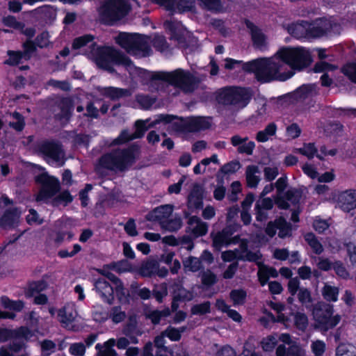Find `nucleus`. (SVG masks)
I'll use <instances>...</instances> for the list:
<instances>
[{
  "instance_id": "1",
  "label": "nucleus",
  "mask_w": 356,
  "mask_h": 356,
  "mask_svg": "<svg viewBox=\"0 0 356 356\" xmlns=\"http://www.w3.org/2000/svg\"><path fill=\"white\" fill-rule=\"evenodd\" d=\"M283 67V62L277 52L273 57L256 59L243 65V70L254 72L256 79L262 83L273 80L285 81L291 77L293 72H282Z\"/></svg>"
},
{
  "instance_id": "2",
  "label": "nucleus",
  "mask_w": 356,
  "mask_h": 356,
  "mask_svg": "<svg viewBox=\"0 0 356 356\" xmlns=\"http://www.w3.org/2000/svg\"><path fill=\"white\" fill-rule=\"evenodd\" d=\"M164 81L179 88L183 92L189 94L197 90L202 79L189 71L177 69L170 72H156L152 76V81Z\"/></svg>"
},
{
  "instance_id": "3",
  "label": "nucleus",
  "mask_w": 356,
  "mask_h": 356,
  "mask_svg": "<svg viewBox=\"0 0 356 356\" xmlns=\"http://www.w3.org/2000/svg\"><path fill=\"white\" fill-rule=\"evenodd\" d=\"M115 42L127 53L136 56L145 57L152 53L149 38L145 35L120 33L115 38Z\"/></svg>"
},
{
  "instance_id": "4",
  "label": "nucleus",
  "mask_w": 356,
  "mask_h": 356,
  "mask_svg": "<svg viewBox=\"0 0 356 356\" xmlns=\"http://www.w3.org/2000/svg\"><path fill=\"white\" fill-rule=\"evenodd\" d=\"M251 98L250 91L241 87H227L217 92L216 99L219 104L230 106L238 110L246 106Z\"/></svg>"
},
{
  "instance_id": "5",
  "label": "nucleus",
  "mask_w": 356,
  "mask_h": 356,
  "mask_svg": "<svg viewBox=\"0 0 356 356\" xmlns=\"http://www.w3.org/2000/svg\"><path fill=\"white\" fill-rule=\"evenodd\" d=\"M332 314V305L324 302L316 303L312 309L314 328L324 332L334 328L339 323L341 316Z\"/></svg>"
},
{
  "instance_id": "6",
  "label": "nucleus",
  "mask_w": 356,
  "mask_h": 356,
  "mask_svg": "<svg viewBox=\"0 0 356 356\" xmlns=\"http://www.w3.org/2000/svg\"><path fill=\"white\" fill-rule=\"evenodd\" d=\"M277 53L284 66L287 64L294 70H302L307 67L312 63L309 52L302 47L282 48Z\"/></svg>"
},
{
  "instance_id": "7",
  "label": "nucleus",
  "mask_w": 356,
  "mask_h": 356,
  "mask_svg": "<svg viewBox=\"0 0 356 356\" xmlns=\"http://www.w3.org/2000/svg\"><path fill=\"white\" fill-rule=\"evenodd\" d=\"M37 184L41 185L40 188L35 195L37 202H46L54 197L60 191V185L58 179L49 176L47 173H41L35 178Z\"/></svg>"
},
{
  "instance_id": "8",
  "label": "nucleus",
  "mask_w": 356,
  "mask_h": 356,
  "mask_svg": "<svg viewBox=\"0 0 356 356\" xmlns=\"http://www.w3.org/2000/svg\"><path fill=\"white\" fill-rule=\"evenodd\" d=\"M102 69L111 73V46H99L92 42L83 54Z\"/></svg>"
},
{
  "instance_id": "9",
  "label": "nucleus",
  "mask_w": 356,
  "mask_h": 356,
  "mask_svg": "<svg viewBox=\"0 0 356 356\" xmlns=\"http://www.w3.org/2000/svg\"><path fill=\"white\" fill-rule=\"evenodd\" d=\"M95 271L103 275L95 280L94 286L102 300L111 305V263L104 266V268H94Z\"/></svg>"
},
{
  "instance_id": "10",
  "label": "nucleus",
  "mask_w": 356,
  "mask_h": 356,
  "mask_svg": "<svg viewBox=\"0 0 356 356\" xmlns=\"http://www.w3.org/2000/svg\"><path fill=\"white\" fill-rule=\"evenodd\" d=\"M164 26L170 32L171 38L176 40L181 48L187 49L197 44L196 38L186 31L179 22L166 21L164 22Z\"/></svg>"
},
{
  "instance_id": "11",
  "label": "nucleus",
  "mask_w": 356,
  "mask_h": 356,
  "mask_svg": "<svg viewBox=\"0 0 356 356\" xmlns=\"http://www.w3.org/2000/svg\"><path fill=\"white\" fill-rule=\"evenodd\" d=\"M147 122L148 120H138L136 121L134 123V127L136 129L135 132L130 134L127 130L122 131L119 137L113 140V145H120L136 138H141L144 136L146 131L159 124L157 118L148 126H146V123Z\"/></svg>"
},
{
  "instance_id": "12",
  "label": "nucleus",
  "mask_w": 356,
  "mask_h": 356,
  "mask_svg": "<svg viewBox=\"0 0 356 356\" xmlns=\"http://www.w3.org/2000/svg\"><path fill=\"white\" fill-rule=\"evenodd\" d=\"M37 151L44 157L49 158L54 161L60 160L63 153L61 145L54 141H44L37 146Z\"/></svg>"
},
{
  "instance_id": "13",
  "label": "nucleus",
  "mask_w": 356,
  "mask_h": 356,
  "mask_svg": "<svg viewBox=\"0 0 356 356\" xmlns=\"http://www.w3.org/2000/svg\"><path fill=\"white\" fill-rule=\"evenodd\" d=\"M133 152L131 149L116 150L113 154V171L117 169L124 171L134 162Z\"/></svg>"
},
{
  "instance_id": "14",
  "label": "nucleus",
  "mask_w": 356,
  "mask_h": 356,
  "mask_svg": "<svg viewBox=\"0 0 356 356\" xmlns=\"http://www.w3.org/2000/svg\"><path fill=\"white\" fill-rule=\"evenodd\" d=\"M21 211L18 207L6 209L0 218V227L15 228L18 226Z\"/></svg>"
},
{
  "instance_id": "15",
  "label": "nucleus",
  "mask_w": 356,
  "mask_h": 356,
  "mask_svg": "<svg viewBox=\"0 0 356 356\" xmlns=\"http://www.w3.org/2000/svg\"><path fill=\"white\" fill-rule=\"evenodd\" d=\"M332 23L326 19L316 20L312 24H308L309 38L323 36L332 29Z\"/></svg>"
},
{
  "instance_id": "16",
  "label": "nucleus",
  "mask_w": 356,
  "mask_h": 356,
  "mask_svg": "<svg viewBox=\"0 0 356 356\" xmlns=\"http://www.w3.org/2000/svg\"><path fill=\"white\" fill-rule=\"evenodd\" d=\"M245 24L249 33L251 35V38L254 46L258 49H262L266 45V36L263 33L261 29L256 26L253 22L249 19L245 20Z\"/></svg>"
},
{
  "instance_id": "17",
  "label": "nucleus",
  "mask_w": 356,
  "mask_h": 356,
  "mask_svg": "<svg viewBox=\"0 0 356 356\" xmlns=\"http://www.w3.org/2000/svg\"><path fill=\"white\" fill-rule=\"evenodd\" d=\"M131 10L129 0H113V24L122 20Z\"/></svg>"
},
{
  "instance_id": "18",
  "label": "nucleus",
  "mask_w": 356,
  "mask_h": 356,
  "mask_svg": "<svg viewBox=\"0 0 356 356\" xmlns=\"http://www.w3.org/2000/svg\"><path fill=\"white\" fill-rule=\"evenodd\" d=\"M204 188L199 184H194L188 196L189 209H200L203 207Z\"/></svg>"
},
{
  "instance_id": "19",
  "label": "nucleus",
  "mask_w": 356,
  "mask_h": 356,
  "mask_svg": "<svg viewBox=\"0 0 356 356\" xmlns=\"http://www.w3.org/2000/svg\"><path fill=\"white\" fill-rule=\"evenodd\" d=\"M187 223L188 231L195 238L204 236L208 232V224L196 216L190 217Z\"/></svg>"
},
{
  "instance_id": "20",
  "label": "nucleus",
  "mask_w": 356,
  "mask_h": 356,
  "mask_svg": "<svg viewBox=\"0 0 356 356\" xmlns=\"http://www.w3.org/2000/svg\"><path fill=\"white\" fill-rule=\"evenodd\" d=\"M338 204L346 212L356 208V190H348L341 193L338 197Z\"/></svg>"
},
{
  "instance_id": "21",
  "label": "nucleus",
  "mask_w": 356,
  "mask_h": 356,
  "mask_svg": "<svg viewBox=\"0 0 356 356\" xmlns=\"http://www.w3.org/2000/svg\"><path fill=\"white\" fill-rule=\"evenodd\" d=\"M248 137L242 138L239 135H234L230 138L231 144L234 147H238L237 152L239 154L252 155L255 144L253 141H249Z\"/></svg>"
},
{
  "instance_id": "22",
  "label": "nucleus",
  "mask_w": 356,
  "mask_h": 356,
  "mask_svg": "<svg viewBox=\"0 0 356 356\" xmlns=\"http://www.w3.org/2000/svg\"><path fill=\"white\" fill-rule=\"evenodd\" d=\"M58 107L60 112L56 115V118L59 120L69 121L74 110L73 100L69 97H63L58 101Z\"/></svg>"
},
{
  "instance_id": "23",
  "label": "nucleus",
  "mask_w": 356,
  "mask_h": 356,
  "mask_svg": "<svg viewBox=\"0 0 356 356\" xmlns=\"http://www.w3.org/2000/svg\"><path fill=\"white\" fill-rule=\"evenodd\" d=\"M209 122L204 117H191L186 120L183 123L184 129L189 132H196L208 129Z\"/></svg>"
},
{
  "instance_id": "24",
  "label": "nucleus",
  "mask_w": 356,
  "mask_h": 356,
  "mask_svg": "<svg viewBox=\"0 0 356 356\" xmlns=\"http://www.w3.org/2000/svg\"><path fill=\"white\" fill-rule=\"evenodd\" d=\"M233 232L231 227H226L216 233H211L212 245L216 250H220L223 245H229V238L232 236Z\"/></svg>"
},
{
  "instance_id": "25",
  "label": "nucleus",
  "mask_w": 356,
  "mask_h": 356,
  "mask_svg": "<svg viewBox=\"0 0 356 356\" xmlns=\"http://www.w3.org/2000/svg\"><path fill=\"white\" fill-rule=\"evenodd\" d=\"M171 288L172 289V297L175 300L189 301L193 298V293L184 288L181 281L175 282Z\"/></svg>"
},
{
  "instance_id": "26",
  "label": "nucleus",
  "mask_w": 356,
  "mask_h": 356,
  "mask_svg": "<svg viewBox=\"0 0 356 356\" xmlns=\"http://www.w3.org/2000/svg\"><path fill=\"white\" fill-rule=\"evenodd\" d=\"M238 250H227L222 253L221 257L224 261H232L234 259L241 261H248L256 262L258 261V257L255 254L248 253L246 256L237 254Z\"/></svg>"
},
{
  "instance_id": "27",
  "label": "nucleus",
  "mask_w": 356,
  "mask_h": 356,
  "mask_svg": "<svg viewBox=\"0 0 356 356\" xmlns=\"http://www.w3.org/2000/svg\"><path fill=\"white\" fill-rule=\"evenodd\" d=\"M113 291H115L117 298L120 303H129V291L124 288L122 282L118 277L114 276H113Z\"/></svg>"
},
{
  "instance_id": "28",
  "label": "nucleus",
  "mask_w": 356,
  "mask_h": 356,
  "mask_svg": "<svg viewBox=\"0 0 356 356\" xmlns=\"http://www.w3.org/2000/svg\"><path fill=\"white\" fill-rule=\"evenodd\" d=\"M173 211V206L170 204H165L153 210L151 216V219L153 220H159L161 224L167 220Z\"/></svg>"
},
{
  "instance_id": "29",
  "label": "nucleus",
  "mask_w": 356,
  "mask_h": 356,
  "mask_svg": "<svg viewBox=\"0 0 356 356\" xmlns=\"http://www.w3.org/2000/svg\"><path fill=\"white\" fill-rule=\"evenodd\" d=\"M99 22L105 25H111V0H104L98 8Z\"/></svg>"
},
{
  "instance_id": "30",
  "label": "nucleus",
  "mask_w": 356,
  "mask_h": 356,
  "mask_svg": "<svg viewBox=\"0 0 356 356\" xmlns=\"http://www.w3.org/2000/svg\"><path fill=\"white\" fill-rule=\"evenodd\" d=\"M287 31L291 35L297 38H309L308 23L307 22L289 25Z\"/></svg>"
},
{
  "instance_id": "31",
  "label": "nucleus",
  "mask_w": 356,
  "mask_h": 356,
  "mask_svg": "<svg viewBox=\"0 0 356 356\" xmlns=\"http://www.w3.org/2000/svg\"><path fill=\"white\" fill-rule=\"evenodd\" d=\"M170 315V310L168 307H166L163 310L146 309L144 312L145 318L149 320L154 325L159 324L163 317H167Z\"/></svg>"
},
{
  "instance_id": "32",
  "label": "nucleus",
  "mask_w": 356,
  "mask_h": 356,
  "mask_svg": "<svg viewBox=\"0 0 356 356\" xmlns=\"http://www.w3.org/2000/svg\"><path fill=\"white\" fill-rule=\"evenodd\" d=\"M260 170L257 165H251L246 168L245 177L247 185L250 188H256L260 181Z\"/></svg>"
},
{
  "instance_id": "33",
  "label": "nucleus",
  "mask_w": 356,
  "mask_h": 356,
  "mask_svg": "<svg viewBox=\"0 0 356 356\" xmlns=\"http://www.w3.org/2000/svg\"><path fill=\"white\" fill-rule=\"evenodd\" d=\"M156 270H158V261L156 259L149 258L142 263L139 273L143 277H151L155 275Z\"/></svg>"
},
{
  "instance_id": "34",
  "label": "nucleus",
  "mask_w": 356,
  "mask_h": 356,
  "mask_svg": "<svg viewBox=\"0 0 356 356\" xmlns=\"http://www.w3.org/2000/svg\"><path fill=\"white\" fill-rule=\"evenodd\" d=\"M277 131V125L274 122L268 124L266 128L257 132L256 140L259 143H265L268 139L275 135Z\"/></svg>"
},
{
  "instance_id": "35",
  "label": "nucleus",
  "mask_w": 356,
  "mask_h": 356,
  "mask_svg": "<svg viewBox=\"0 0 356 356\" xmlns=\"http://www.w3.org/2000/svg\"><path fill=\"white\" fill-rule=\"evenodd\" d=\"M241 167L238 161H232L229 162L221 167L219 172L217 173L216 177L220 184H222V178L220 177V174L227 175L233 174L238 171Z\"/></svg>"
},
{
  "instance_id": "36",
  "label": "nucleus",
  "mask_w": 356,
  "mask_h": 356,
  "mask_svg": "<svg viewBox=\"0 0 356 356\" xmlns=\"http://www.w3.org/2000/svg\"><path fill=\"white\" fill-rule=\"evenodd\" d=\"M8 59L4 61V64L9 66H17L24 61H26V57L23 56L22 51L8 50L7 51Z\"/></svg>"
},
{
  "instance_id": "37",
  "label": "nucleus",
  "mask_w": 356,
  "mask_h": 356,
  "mask_svg": "<svg viewBox=\"0 0 356 356\" xmlns=\"http://www.w3.org/2000/svg\"><path fill=\"white\" fill-rule=\"evenodd\" d=\"M1 303L5 309H8L17 312H21L24 307V302L22 300H13L6 296H1Z\"/></svg>"
},
{
  "instance_id": "38",
  "label": "nucleus",
  "mask_w": 356,
  "mask_h": 356,
  "mask_svg": "<svg viewBox=\"0 0 356 356\" xmlns=\"http://www.w3.org/2000/svg\"><path fill=\"white\" fill-rule=\"evenodd\" d=\"M48 284L44 280L33 281L28 285L26 296L32 297L35 293H40L47 289Z\"/></svg>"
},
{
  "instance_id": "39",
  "label": "nucleus",
  "mask_w": 356,
  "mask_h": 356,
  "mask_svg": "<svg viewBox=\"0 0 356 356\" xmlns=\"http://www.w3.org/2000/svg\"><path fill=\"white\" fill-rule=\"evenodd\" d=\"M304 237L315 254H320L323 252L322 244L312 232L307 233Z\"/></svg>"
},
{
  "instance_id": "40",
  "label": "nucleus",
  "mask_w": 356,
  "mask_h": 356,
  "mask_svg": "<svg viewBox=\"0 0 356 356\" xmlns=\"http://www.w3.org/2000/svg\"><path fill=\"white\" fill-rule=\"evenodd\" d=\"M183 265L186 271L197 272L202 268V261L200 258L189 257L183 261Z\"/></svg>"
},
{
  "instance_id": "41",
  "label": "nucleus",
  "mask_w": 356,
  "mask_h": 356,
  "mask_svg": "<svg viewBox=\"0 0 356 356\" xmlns=\"http://www.w3.org/2000/svg\"><path fill=\"white\" fill-rule=\"evenodd\" d=\"M336 356H356V348L351 343H341L337 348Z\"/></svg>"
},
{
  "instance_id": "42",
  "label": "nucleus",
  "mask_w": 356,
  "mask_h": 356,
  "mask_svg": "<svg viewBox=\"0 0 356 356\" xmlns=\"http://www.w3.org/2000/svg\"><path fill=\"white\" fill-rule=\"evenodd\" d=\"M95 36L91 34H85L83 35L75 38L72 44V49L76 50L86 47L88 43L92 42Z\"/></svg>"
},
{
  "instance_id": "43",
  "label": "nucleus",
  "mask_w": 356,
  "mask_h": 356,
  "mask_svg": "<svg viewBox=\"0 0 356 356\" xmlns=\"http://www.w3.org/2000/svg\"><path fill=\"white\" fill-rule=\"evenodd\" d=\"M278 236L284 238L291 235V225L286 222L284 218H278Z\"/></svg>"
},
{
  "instance_id": "44",
  "label": "nucleus",
  "mask_w": 356,
  "mask_h": 356,
  "mask_svg": "<svg viewBox=\"0 0 356 356\" xmlns=\"http://www.w3.org/2000/svg\"><path fill=\"white\" fill-rule=\"evenodd\" d=\"M22 53L23 56L26 57V61L29 60L34 53L37 51V46L35 42L32 40H26L22 43Z\"/></svg>"
},
{
  "instance_id": "45",
  "label": "nucleus",
  "mask_w": 356,
  "mask_h": 356,
  "mask_svg": "<svg viewBox=\"0 0 356 356\" xmlns=\"http://www.w3.org/2000/svg\"><path fill=\"white\" fill-rule=\"evenodd\" d=\"M186 330V327H181L179 328H175L172 326H168L164 331L163 334H165L170 340L174 341H179L181 337V333L185 332Z\"/></svg>"
},
{
  "instance_id": "46",
  "label": "nucleus",
  "mask_w": 356,
  "mask_h": 356,
  "mask_svg": "<svg viewBox=\"0 0 356 356\" xmlns=\"http://www.w3.org/2000/svg\"><path fill=\"white\" fill-rule=\"evenodd\" d=\"M338 293V288L330 286L329 284H325L322 289V295L323 298L327 301H337Z\"/></svg>"
},
{
  "instance_id": "47",
  "label": "nucleus",
  "mask_w": 356,
  "mask_h": 356,
  "mask_svg": "<svg viewBox=\"0 0 356 356\" xmlns=\"http://www.w3.org/2000/svg\"><path fill=\"white\" fill-rule=\"evenodd\" d=\"M13 117L17 120L16 122H10L9 127L17 132L22 131L25 127V120L24 116L19 112L15 111Z\"/></svg>"
},
{
  "instance_id": "48",
  "label": "nucleus",
  "mask_w": 356,
  "mask_h": 356,
  "mask_svg": "<svg viewBox=\"0 0 356 356\" xmlns=\"http://www.w3.org/2000/svg\"><path fill=\"white\" fill-rule=\"evenodd\" d=\"M73 201V196L71 195L68 190H65L60 193L57 196L53 199V204L58 205L63 203L67 206Z\"/></svg>"
},
{
  "instance_id": "49",
  "label": "nucleus",
  "mask_w": 356,
  "mask_h": 356,
  "mask_svg": "<svg viewBox=\"0 0 356 356\" xmlns=\"http://www.w3.org/2000/svg\"><path fill=\"white\" fill-rule=\"evenodd\" d=\"M191 312L194 315H204L211 312V302L205 301L200 304L194 305L191 309Z\"/></svg>"
},
{
  "instance_id": "50",
  "label": "nucleus",
  "mask_w": 356,
  "mask_h": 356,
  "mask_svg": "<svg viewBox=\"0 0 356 356\" xmlns=\"http://www.w3.org/2000/svg\"><path fill=\"white\" fill-rule=\"evenodd\" d=\"M113 63L129 66L131 61L124 53L113 49Z\"/></svg>"
},
{
  "instance_id": "51",
  "label": "nucleus",
  "mask_w": 356,
  "mask_h": 356,
  "mask_svg": "<svg viewBox=\"0 0 356 356\" xmlns=\"http://www.w3.org/2000/svg\"><path fill=\"white\" fill-rule=\"evenodd\" d=\"M181 225L182 221L179 217H176L170 220L167 219L165 221H163L161 224L163 228L171 232L178 230L181 227Z\"/></svg>"
},
{
  "instance_id": "52",
  "label": "nucleus",
  "mask_w": 356,
  "mask_h": 356,
  "mask_svg": "<svg viewBox=\"0 0 356 356\" xmlns=\"http://www.w3.org/2000/svg\"><path fill=\"white\" fill-rule=\"evenodd\" d=\"M49 34L47 31H44L42 33H39L35 38L34 42L37 47L40 49L47 48L49 45Z\"/></svg>"
},
{
  "instance_id": "53",
  "label": "nucleus",
  "mask_w": 356,
  "mask_h": 356,
  "mask_svg": "<svg viewBox=\"0 0 356 356\" xmlns=\"http://www.w3.org/2000/svg\"><path fill=\"white\" fill-rule=\"evenodd\" d=\"M294 323L299 330L304 332L308 326V318L305 314L297 312L294 316Z\"/></svg>"
},
{
  "instance_id": "54",
  "label": "nucleus",
  "mask_w": 356,
  "mask_h": 356,
  "mask_svg": "<svg viewBox=\"0 0 356 356\" xmlns=\"http://www.w3.org/2000/svg\"><path fill=\"white\" fill-rule=\"evenodd\" d=\"M95 348L97 350V356H111V338L106 341L104 344L97 343Z\"/></svg>"
},
{
  "instance_id": "55",
  "label": "nucleus",
  "mask_w": 356,
  "mask_h": 356,
  "mask_svg": "<svg viewBox=\"0 0 356 356\" xmlns=\"http://www.w3.org/2000/svg\"><path fill=\"white\" fill-rule=\"evenodd\" d=\"M200 6L204 8L211 10L219 12L222 10V4L220 0H198Z\"/></svg>"
},
{
  "instance_id": "56",
  "label": "nucleus",
  "mask_w": 356,
  "mask_h": 356,
  "mask_svg": "<svg viewBox=\"0 0 356 356\" xmlns=\"http://www.w3.org/2000/svg\"><path fill=\"white\" fill-rule=\"evenodd\" d=\"M201 280L202 284L207 286H211L215 284L217 281V276L210 270L204 271L202 274Z\"/></svg>"
},
{
  "instance_id": "57",
  "label": "nucleus",
  "mask_w": 356,
  "mask_h": 356,
  "mask_svg": "<svg viewBox=\"0 0 356 356\" xmlns=\"http://www.w3.org/2000/svg\"><path fill=\"white\" fill-rule=\"evenodd\" d=\"M152 294L159 302H162L164 297L168 295V287L165 283L161 284L152 291Z\"/></svg>"
},
{
  "instance_id": "58",
  "label": "nucleus",
  "mask_w": 356,
  "mask_h": 356,
  "mask_svg": "<svg viewBox=\"0 0 356 356\" xmlns=\"http://www.w3.org/2000/svg\"><path fill=\"white\" fill-rule=\"evenodd\" d=\"M175 6L179 13L188 12L195 8V2L193 0H179L175 1Z\"/></svg>"
},
{
  "instance_id": "59",
  "label": "nucleus",
  "mask_w": 356,
  "mask_h": 356,
  "mask_svg": "<svg viewBox=\"0 0 356 356\" xmlns=\"http://www.w3.org/2000/svg\"><path fill=\"white\" fill-rule=\"evenodd\" d=\"M298 298L300 302L306 307L312 302L311 292L305 288H300L299 289Z\"/></svg>"
},
{
  "instance_id": "60",
  "label": "nucleus",
  "mask_w": 356,
  "mask_h": 356,
  "mask_svg": "<svg viewBox=\"0 0 356 356\" xmlns=\"http://www.w3.org/2000/svg\"><path fill=\"white\" fill-rule=\"evenodd\" d=\"M229 295L234 305L244 304L246 298V292L244 290H232Z\"/></svg>"
},
{
  "instance_id": "61",
  "label": "nucleus",
  "mask_w": 356,
  "mask_h": 356,
  "mask_svg": "<svg viewBox=\"0 0 356 356\" xmlns=\"http://www.w3.org/2000/svg\"><path fill=\"white\" fill-rule=\"evenodd\" d=\"M316 94V85H305L299 88L296 91V95L300 98L305 99L308 95L312 94Z\"/></svg>"
},
{
  "instance_id": "62",
  "label": "nucleus",
  "mask_w": 356,
  "mask_h": 356,
  "mask_svg": "<svg viewBox=\"0 0 356 356\" xmlns=\"http://www.w3.org/2000/svg\"><path fill=\"white\" fill-rule=\"evenodd\" d=\"M297 152L311 159L316 153L317 149L315 147L314 143H307L305 144L303 147L297 149Z\"/></svg>"
},
{
  "instance_id": "63",
  "label": "nucleus",
  "mask_w": 356,
  "mask_h": 356,
  "mask_svg": "<svg viewBox=\"0 0 356 356\" xmlns=\"http://www.w3.org/2000/svg\"><path fill=\"white\" fill-rule=\"evenodd\" d=\"M284 195L287 201H290L293 204H296L300 201L302 197V192L297 188H291L288 190Z\"/></svg>"
},
{
  "instance_id": "64",
  "label": "nucleus",
  "mask_w": 356,
  "mask_h": 356,
  "mask_svg": "<svg viewBox=\"0 0 356 356\" xmlns=\"http://www.w3.org/2000/svg\"><path fill=\"white\" fill-rule=\"evenodd\" d=\"M341 72L347 76L351 81L356 83V63L346 65L341 69Z\"/></svg>"
}]
</instances>
